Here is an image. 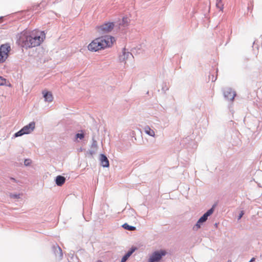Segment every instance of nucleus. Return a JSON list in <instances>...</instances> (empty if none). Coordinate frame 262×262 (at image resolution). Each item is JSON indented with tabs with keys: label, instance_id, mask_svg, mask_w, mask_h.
<instances>
[{
	"label": "nucleus",
	"instance_id": "f257e3e1",
	"mask_svg": "<svg viewBox=\"0 0 262 262\" xmlns=\"http://www.w3.org/2000/svg\"><path fill=\"white\" fill-rule=\"evenodd\" d=\"M44 32L24 31L19 35L17 43L21 47L28 49L39 46L45 38Z\"/></svg>",
	"mask_w": 262,
	"mask_h": 262
},
{
	"label": "nucleus",
	"instance_id": "dca6fc26",
	"mask_svg": "<svg viewBox=\"0 0 262 262\" xmlns=\"http://www.w3.org/2000/svg\"><path fill=\"white\" fill-rule=\"evenodd\" d=\"M129 23V17H122L121 21L119 23V25L125 27L128 25Z\"/></svg>",
	"mask_w": 262,
	"mask_h": 262
},
{
	"label": "nucleus",
	"instance_id": "9d476101",
	"mask_svg": "<svg viewBox=\"0 0 262 262\" xmlns=\"http://www.w3.org/2000/svg\"><path fill=\"white\" fill-rule=\"evenodd\" d=\"M99 160L100 161V164L103 167H108L110 166L109 161L107 157L103 154L100 155Z\"/></svg>",
	"mask_w": 262,
	"mask_h": 262
},
{
	"label": "nucleus",
	"instance_id": "f8f14e48",
	"mask_svg": "<svg viewBox=\"0 0 262 262\" xmlns=\"http://www.w3.org/2000/svg\"><path fill=\"white\" fill-rule=\"evenodd\" d=\"M43 97L45 99V101L48 102H51L53 100V97L51 92L49 91H42Z\"/></svg>",
	"mask_w": 262,
	"mask_h": 262
},
{
	"label": "nucleus",
	"instance_id": "4468645a",
	"mask_svg": "<svg viewBox=\"0 0 262 262\" xmlns=\"http://www.w3.org/2000/svg\"><path fill=\"white\" fill-rule=\"evenodd\" d=\"M66 182V178L62 176H58L55 178V183L57 186H61Z\"/></svg>",
	"mask_w": 262,
	"mask_h": 262
},
{
	"label": "nucleus",
	"instance_id": "c85d7f7f",
	"mask_svg": "<svg viewBox=\"0 0 262 262\" xmlns=\"http://www.w3.org/2000/svg\"><path fill=\"white\" fill-rule=\"evenodd\" d=\"M10 179H11V180H12L13 182H16V180L14 178H11Z\"/></svg>",
	"mask_w": 262,
	"mask_h": 262
},
{
	"label": "nucleus",
	"instance_id": "c756f323",
	"mask_svg": "<svg viewBox=\"0 0 262 262\" xmlns=\"http://www.w3.org/2000/svg\"><path fill=\"white\" fill-rule=\"evenodd\" d=\"M4 17H0V23L2 22Z\"/></svg>",
	"mask_w": 262,
	"mask_h": 262
},
{
	"label": "nucleus",
	"instance_id": "412c9836",
	"mask_svg": "<svg viewBox=\"0 0 262 262\" xmlns=\"http://www.w3.org/2000/svg\"><path fill=\"white\" fill-rule=\"evenodd\" d=\"M25 134V132L23 130V129L21 128L20 130H19L17 132L15 133L14 136L15 137H18L21 136Z\"/></svg>",
	"mask_w": 262,
	"mask_h": 262
},
{
	"label": "nucleus",
	"instance_id": "423d86ee",
	"mask_svg": "<svg viewBox=\"0 0 262 262\" xmlns=\"http://www.w3.org/2000/svg\"><path fill=\"white\" fill-rule=\"evenodd\" d=\"M115 26L113 22L105 23L98 27V31L100 33L104 34L111 32Z\"/></svg>",
	"mask_w": 262,
	"mask_h": 262
},
{
	"label": "nucleus",
	"instance_id": "39448f33",
	"mask_svg": "<svg viewBox=\"0 0 262 262\" xmlns=\"http://www.w3.org/2000/svg\"><path fill=\"white\" fill-rule=\"evenodd\" d=\"M166 254V252L164 250H160L156 251L152 253L150 256L148 262H159L163 256Z\"/></svg>",
	"mask_w": 262,
	"mask_h": 262
},
{
	"label": "nucleus",
	"instance_id": "cd10ccee",
	"mask_svg": "<svg viewBox=\"0 0 262 262\" xmlns=\"http://www.w3.org/2000/svg\"><path fill=\"white\" fill-rule=\"evenodd\" d=\"M89 153H90V155H93L94 154V151H93V150H89Z\"/></svg>",
	"mask_w": 262,
	"mask_h": 262
},
{
	"label": "nucleus",
	"instance_id": "1a4fd4ad",
	"mask_svg": "<svg viewBox=\"0 0 262 262\" xmlns=\"http://www.w3.org/2000/svg\"><path fill=\"white\" fill-rule=\"evenodd\" d=\"M130 57H133L132 54L128 51H126L125 48H123L122 54L119 55V59L120 62H125Z\"/></svg>",
	"mask_w": 262,
	"mask_h": 262
},
{
	"label": "nucleus",
	"instance_id": "aec40b11",
	"mask_svg": "<svg viewBox=\"0 0 262 262\" xmlns=\"http://www.w3.org/2000/svg\"><path fill=\"white\" fill-rule=\"evenodd\" d=\"M76 139H79L80 140H82L84 138V134L82 132V130H81V133H77L75 135Z\"/></svg>",
	"mask_w": 262,
	"mask_h": 262
},
{
	"label": "nucleus",
	"instance_id": "6e6552de",
	"mask_svg": "<svg viewBox=\"0 0 262 262\" xmlns=\"http://www.w3.org/2000/svg\"><path fill=\"white\" fill-rule=\"evenodd\" d=\"M52 249L55 257L58 260H61L63 257V253L61 248L57 244H55L52 246Z\"/></svg>",
	"mask_w": 262,
	"mask_h": 262
},
{
	"label": "nucleus",
	"instance_id": "9b49d317",
	"mask_svg": "<svg viewBox=\"0 0 262 262\" xmlns=\"http://www.w3.org/2000/svg\"><path fill=\"white\" fill-rule=\"evenodd\" d=\"M35 123L34 122H31L29 124L25 126L22 128L23 130L25 132V134L30 133L35 128Z\"/></svg>",
	"mask_w": 262,
	"mask_h": 262
},
{
	"label": "nucleus",
	"instance_id": "a211bd4d",
	"mask_svg": "<svg viewBox=\"0 0 262 262\" xmlns=\"http://www.w3.org/2000/svg\"><path fill=\"white\" fill-rule=\"evenodd\" d=\"M122 227L125 230H128V231H134L136 230V228L135 226H132L129 225L127 223L124 224Z\"/></svg>",
	"mask_w": 262,
	"mask_h": 262
},
{
	"label": "nucleus",
	"instance_id": "6ab92c4d",
	"mask_svg": "<svg viewBox=\"0 0 262 262\" xmlns=\"http://www.w3.org/2000/svg\"><path fill=\"white\" fill-rule=\"evenodd\" d=\"M216 6L217 8L222 11L224 8L223 0H216Z\"/></svg>",
	"mask_w": 262,
	"mask_h": 262
},
{
	"label": "nucleus",
	"instance_id": "bb28decb",
	"mask_svg": "<svg viewBox=\"0 0 262 262\" xmlns=\"http://www.w3.org/2000/svg\"><path fill=\"white\" fill-rule=\"evenodd\" d=\"M255 260V258L254 257L252 258L249 262H253Z\"/></svg>",
	"mask_w": 262,
	"mask_h": 262
},
{
	"label": "nucleus",
	"instance_id": "5701e85b",
	"mask_svg": "<svg viewBox=\"0 0 262 262\" xmlns=\"http://www.w3.org/2000/svg\"><path fill=\"white\" fill-rule=\"evenodd\" d=\"M31 163V160L30 159H25L24 161V165L25 166H29Z\"/></svg>",
	"mask_w": 262,
	"mask_h": 262
},
{
	"label": "nucleus",
	"instance_id": "393cba45",
	"mask_svg": "<svg viewBox=\"0 0 262 262\" xmlns=\"http://www.w3.org/2000/svg\"><path fill=\"white\" fill-rule=\"evenodd\" d=\"M244 211L243 210L241 211L239 214V215L237 217V220H239L244 215Z\"/></svg>",
	"mask_w": 262,
	"mask_h": 262
},
{
	"label": "nucleus",
	"instance_id": "f3484780",
	"mask_svg": "<svg viewBox=\"0 0 262 262\" xmlns=\"http://www.w3.org/2000/svg\"><path fill=\"white\" fill-rule=\"evenodd\" d=\"M0 85H5L9 87L11 86V84L9 81L2 76H0Z\"/></svg>",
	"mask_w": 262,
	"mask_h": 262
},
{
	"label": "nucleus",
	"instance_id": "0eeeda50",
	"mask_svg": "<svg viewBox=\"0 0 262 262\" xmlns=\"http://www.w3.org/2000/svg\"><path fill=\"white\" fill-rule=\"evenodd\" d=\"M224 96L228 100L233 101L236 93L230 88H226L223 90Z\"/></svg>",
	"mask_w": 262,
	"mask_h": 262
},
{
	"label": "nucleus",
	"instance_id": "f03ea898",
	"mask_svg": "<svg viewBox=\"0 0 262 262\" xmlns=\"http://www.w3.org/2000/svg\"><path fill=\"white\" fill-rule=\"evenodd\" d=\"M115 41V39L114 37L105 35L93 40L89 45L88 48L90 51L96 52L106 47H111Z\"/></svg>",
	"mask_w": 262,
	"mask_h": 262
},
{
	"label": "nucleus",
	"instance_id": "7c9ffc66",
	"mask_svg": "<svg viewBox=\"0 0 262 262\" xmlns=\"http://www.w3.org/2000/svg\"><path fill=\"white\" fill-rule=\"evenodd\" d=\"M97 262H102V261L101 260H99L97 261Z\"/></svg>",
	"mask_w": 262,
	"mask_h": 262
},
{
	"label": "nucleus",
	"instance_id": "2eb2a0df",
	"mask_svg": "<svg viewBox=\"0 0 262 262\" xmlns=\"http://www.w3.org/2000/svg\"><path fill=\"white\" fill-rule=\"evenodd\" d=\"M143 129H144V132L148 135L151 136V137L155 136V132L154 131V130L151 129L148 126H145L144 127Z\"/></svg>",
	"mask_w": 262,
	"mask_h": 262
},
{
	"label": "nucleus",
	"instance_id": "2f4dec72",
	"mask_svg": "<svg viewBox=\"0 0 262 262\" xmlns=\"http://www.w3.org/2000/svg\"><path fill=\"white\" fill-rule=\"evenodd\" d=\"M228 262H229V261H228ZM231 262V261H230Z\"/></svg>",
	"mask_w": 262,
	"mask_h": 262
},
{
	"label": "nucleus",
	"instance_id": "20e7f679",
	"mask_svg": "<svg viewBox=\"0 0 262 262\" xmlns=\"http://www.w3.org/2000/svg\"><path fill=\"white\" fill-rule=\"evenodd\" d=\"M10 51L11 47L9 43L3 44L0 46V63L6 61Z\"/></svg>",
	"mask_w": 262,
	"mask_h": 262
},
{
	"label": "nucleus",
	"instance_id": "4be33fe9",
	"mask_svg": "<svg viewBox=\"0 0 262 262\" xmlns=\"http://www.w3.org/2000/svg\"><path fill=\"white\" fill-rule=\"evenodd\" d=\"M10 196L11 198L15 199H18L20 198V194H12L11 193L10 194Z\"/></svg>",
	"mask_w": 262,
	"mask_h": 262
},
{
	"label": "nucleus",
	"instance_id": "b1692460",
	"mask_svg": "<svg viewBox=\"0 0 262 262\" xmlns=\"http://www.w3.org/2000/svg\"><path fill=\"white\" fill-rule=\"evenodd\" d=\"M92 147H97V142L94 139H93V143L92 144Z\"/></svg>",
	"mask_w": 262,
	"mask_h": 262
},
{
	"label": "nucleus",
	"instance_id": "ddd939ff",
	"mask_svg": "<svg viewBox=\"0 0 262 262\" xmlns=\"http://www.w3.org/2000/svg\"><path fill=\"white\" fill-rule=\"evenodd\" d=\"M136 249V248L132 247L130 248L127 253L123 256V257L121 259V262H125L128 258L129 257V256L134 253V252Z\"/></svg>",
	"mask_w": 262,
	"mask_h": 262
},
{
	"label": "nucleus",
	"instance_id": "a878e982",
	"mask_svg": "<svg viewBox=\"0 0 262 262\" xmlns=\"http://www.w3.org/2000/svg\"><path fill=\"white\" fill-rule=\"evenodd\" d=\"M209 78L212 81H215L216 80V77H214L213 75H212L211 77H210Z\"/></svg>",
	"mask_w": 262,
	"mask_h": 262
},
{
	"label": "nucleus",
	"instance_id": "7ed1b4c3",
	"mask_svg": "<svg viewBox=\"0 0 262 262\" xmlns=\"http://www.w3.org/2000/svg\"><path fill=\"white\" fill-rule=\"evenodd\" d=\"M216 205L214 204L212 207L208 210L198 221L196 224L193 227L194 230H198L201 228V225L205 223L208 219V217L211 215L214 210Z\"/></svg>",
	"mask_w": 262,
	"mask_h": 262
}]
</instances>
